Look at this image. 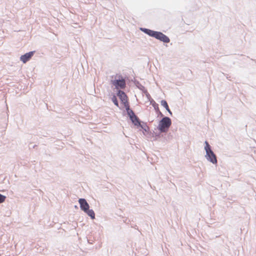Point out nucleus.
<instances>
[{"label":"nucleus","mask_w":256,"mask_h":256,"mask_svg":"<svg viewBox=\"0 0 256 256\" xmlns=\"http://www.w3.org/2000/svg\"><path fill=\"white\" fill-rule=\"evenodd\" d=\"M34 52H30L25 54L24 55L21 56L20 57V60L25 64L28 62L31 58L33 56Z\"/></svg>","instance_id":"5"},{"label":"nucleus","mask_w":256,"mask_h":256,"mask_svg":"<svg viewBox=\"0 0 256 256\" xmlns=\"http://www.w3.org/2000/svg\"><path fill=\"white\" fill-rule=\"evenodd\" d=\"M204 150H206L205 158L208 162L215 164H217V159L216 155L212 150L211 146L207 141L204 142Z\"/></svg>","instance_id":"2"},{"label":"nucleus","mask_w":256,"mask_h":256,"mask_svg":"<svg viewBox=\"0 0 256 256\" xmlns=\"http://www.w3.org/2000/svg\"><path fill=\"white\" fill-rule=\"evenodd\" d=\"M166 110L169 112V114L172 115V112L170 111V110L169 108H166Z\"/></svg>","instance_id":"14"},{"label":"nucleus","mask_w":256,"mask_h":256,"mask_svg":"<svg viewBox=\"0 0 256 256\" xmlns=\"http://www.w3.org/2000/svg\"><path fill=\"white\" fill-rule=\"evenodd\" d=\"M161 104L162 106L165 108H167L168 107L167 102L164 100H162L161 101Z\"/></svg>","instance_id":"11"},{"label":"nucleus","mask_w":256,"mask_h":256,"mask_svg":"<svg viewBox=\"0 0 256 256\" xmlns=\"http://www.w3.org/2000/svg\"><path fill=\"white\" fill-rule=\"evenodd\" d=\"M171 124L172 120L168 116H164L159 122L158 129L160 132H166Z\"/></svg>","instance_id":"3"},{"label":"nucleus","mask_w":256,"mask_h":256,"mask_svg":"<svg viewBox=\"0 0 256 256\" xmlns=\"http://www.w3.org/2000/svg\"><path fill=\"white\" fill-rule=\"evenodd\" d=\"M78 202L80 205V209L83 210L84 212H86V210H88L90 206L88 204L86 200L84 198H80L78 200Z\"/></svg>","instance_id":"6"},{"label":"nucleus","mask_w":256,"mask_h":256,"mask_svg":"<svg viewBox=\"0 0 256 256\" xmlns=\"http://www.w3.org/2000/svg\"><path fill=\"white\" fill-rule=\"evenodd\" d=\"M118 96L120 99L122 104H124V106H126V104H128L127 100L126 95L124 92L120 90H118Z\"/></svg>","instance_id":"7"},{"label":"nucleus","mask_w":256,"mask_h":256,"mask_svg":"<svg viewBox=\"0 0 256 256\" xmlns=\"http://www.w3.org/2000/svg\"><path fill=\"white\" fill-rule=\"evenodd\" d=\"M132 122L136 126H140V122L138 118L134 114L130 118Z\"/></svg>","instance_id":"8"},{"label":"nucleus","mask_w":256,"mask_h":256,"mask_svg":"<svg viewBox=\"0 0 256 256\" xmlns=\"http://www.w3.org/2000/svg\"><path fill=\"white\" fill-rule=\"evenodd\" d=\"M112 102L114 103V104L116 106H118V101L117 98H116V96H112Z\"/></svg>","instance_id":"12"},{"label":"nucleus","mask_w":256,"mask_h":256,"mask_svg":"<svg viewBox=\"0 0 256 256\" xmlns=\"http://www.w3.org/2000/svg\"><path fill=\"white\" fill-rule=\"evenodd\" d=\"M112 84L116 87V88H124L126 86V82L123 78L114 79L111 80Z\"/></svg>","instance_id":"4"},{"label":"nucleus","mask_w":256,"mask_h":256,"mask_svg":"<svg viewBox=\"0 0 256 256\" xmlns=\"http://www.w3.org/2000/svg\"><path fill=\"white\" fill-rule=\"evenodd\" d=\"M6 198V197L0 194V204L4 202Z\"/></svg>","instance_id":"13"},{"label":"nucleus","mask_w":256,"mask_h":256,"mask_svg":"<svg viewBox=\"0 0 256 256\" xmlns=\"http://www.w3.org/2000/svg\"><path fill=\"white\" fill-rule=\"evenodd\" d=\"M160 115H161V116H163V115H162V113L161 112H160Z\"/></svg>","instance_id":"15"},{"label":"nucleus","mask_w":256,"mask_h":256,"mask_svg":"<svg viewBox=\"0 0 256 256\" xmlns=\"http://www.w3.org/2000/svg\"><path fill=\"white\" fill-rule=\"evenodd\" d=\"M124 107L126 108V110L127 112V114L129 116L130 118V116H132L134 114V112L130 108V106H129L128 104H126V105Z\"/></svg>","instance_id":"9"},{"label":"nucleus","mask_w":256,"mask_h":256,"mask_svg":"<svg viewBox=\"0 0 256 256\" xmlns=\"http://www.w3.org/2000/svg\"><path fill=\"white\" fill-rule=\"evenodd\" d=\"M88 216H89L92 219H94L95 218V214L94 211L92 210H90L88 208V210H86V212H84Z\"/></svg>","instance_id":"10"},{"label":"nucleus","mask_w":256,"mask_h":256,"mask_svg":"<svg viewBox=\"0 0 256 256\" xmlns=\"http://www.w3.org/2000/svg\"><path fill=\"white\" fill-rule=\"evenodd\" d=\"M140 30L148 36L154 37L164 43H168L170 41L168 37L161 32L154 31L146 28H140Z\"/></svg>","instance_id":"1"}]
</instances>
